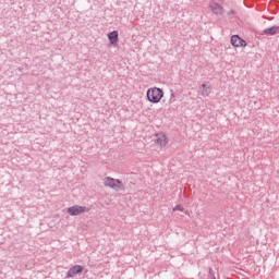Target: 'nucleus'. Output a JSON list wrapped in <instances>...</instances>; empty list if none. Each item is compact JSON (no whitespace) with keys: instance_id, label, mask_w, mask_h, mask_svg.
<instances>
[{"instance_id":"f257e3e1","label":"nucleus","mask_w":279,"mask_h":279,"mask_svg":"<svg viewBox=\"0 0 279 279\" xmlns=\"http://www.w3.org/2000/svg\"><path fill=\"white\" fill-rule=\"evenodd\" d=\"M146 97L150 104H159L160 99L165 97V92L160 87H151L147 89Z\"/></svg>"},{"instance_id":"f03ea898","label":"nucleus","mask_w":279,"mask_h":279,"mask_svg":"<svg viewBox=\"0 0 279 279\" xmlns=\"http://www.w3.org/2000/svg\"><path fill=\"white\" fill-rule=\"evenodd\" d=\"M104 185L113 189V191H123V182L119 179L107 177L104 180Z\"/></svg>"},{"instance_id":"7ed1b4c3","label":"nucleus","mask_w":279,"mask_h":279,"mask_svg":"<svg viewBox=\"0 0 279 279\" xmlns=\"http://www.w3.org/2000/svg\"><path fill=\"white\" fill-rule=\"evenodd\" d=\"M88 210L90 209L85 206L74 205L68 208V215H71V217H77V215H82V213H88Z\"/></svg>"},{"instance_id":"20e7f679","label":"nucleus","mask_w":279,"mask_h":279,"mask_svg":"<svg viewBox=\"0 0 279 279\" xmlns=\"http://www.w3.org/2000/svg\"><path fill=\"white\" fill-rule=\"evenodd\" d=\"M82 271H84V267L82 265H75L68 270L65 278H75V276L82 274Z\"/></svg>"},{"instance_id":"39448f33","label":"nucleus","mask_w":279,"mask_h":279,"mask_svg":"<svg viewBox=\"0 0 279 279\" xmlns=\"http://www.w3.org/2000/svg\"><path fill=\"white\" fill-rule=\"evenodd\" d=\"M231 45L232 47H247V41H245L243 38H240L239 35H232Z\"/></svg>"},{"instance_id":"423d86ee","label":"nucleus","mask_w":279,"mask_h":279,"mask_svg":"<svg viewBox=\"0 0 279 279\" xmlns=\"http://www.w3.org/2000/svg\"><path fill=\"white\" fill-rule=\"evenodd\" d=\"M209 8L213 12V14H216V15H223V7H221V4L215 2V1H211L209 2Z\"/></svg>"},{"instance_id":"0eeeda50","label":"nucleus","mask_w":279,"mask_h":279,"mask_svg":"<svg viewBox=\"0 0 279 279\" xmlns=\"http://www.w3.org/2000/svg\"><path fill=\"white\" fill-rule=\"evenodd\" d=\"M155 143L160 145V147H165L167 145V135L163 133L156 134Z\"/></svg>"},{"instance_id":"6e6552de","label":"nucleus","mask_w":279,"mask_h":279,"mask_svg":"<svg viewBox=\"0 0 279 279\" xmlns=\"http://www.w3.org/2000/svg\"><path fill=\"white\" fill-rule=\"evenodd\" d=\"M108 38H109L111 45H117V43H119V32L113 31V32L109 33Z\"/></svg>"},{"instance_id":"1a4fd4ad","label":"nucleus","mask_w":279,"mask_h":279,"mask_svg":"<svg viewBox=\"0 0 279 279\" xmlns=\"http://www.w3.org/2000/svg\"><path fill=\"white\" fill-rule=\"evenodd\" d=\"M279 33V26H271L270 28L264 29L266 36H276Z\"/></svg>"},{"instance_id":"9d476101","label":"nucleus","mask_w":279,"mask_h":279,"mask_svg":"<svg viewBox=\"0 0 279 279\" xmlns=\"http://www.w3.org/2000/svg\"><path fill=\"white\" fill-rule=\"evenodd\" d=\"M210 93H211L210 86H207L206 84H202V86H201V95L203 97H208V95H210Z\"/></svg>"},{"instance_id":"9b49d317","label":"nucleus","mask_w":279,"mask_h":279,"mask_svg":"<svg viewBox=\"0 0 279 279\" xmlns=\"http://www.w3.org/2000/svg\"><path fill=\"white\" fill-rule=\"evenodd\" d=\"M173 213H175V210H180L181 213H184V207L177 205L175 207H173Z\"/></svg>"},{"instance_id":"f8f14e48","label":"nucleus","mask_w":279,"mask_h":279,"mask_svg":"<svg viewBox=\"0 0 279 279\" xmlns=\"http://www.w3.org/2000/svg\"><path fill=\"white\" fill-rule=\"evenodd\" d=\"M175 97V94H173V92H171V97H170V104H173V101H174V98Z\"/></svg>"},{"instance_id":"ddd939ff","label":"nucleus","mask_w":279,"mask_h":279,"mask_svg":"<svg viewBox=\"0 0 279 279\" xmlns=\"http://www.w3.org/2000/svg\"><path fill=\"white\" fill-rule=\"evenodd\" d=\"M227 14H228V16H232V15L236 14V12H234V10H230Z\"/></svg>"},{"instance_id":"4468645a","label":"nucleus","mask_w":279,"mask_h":279,"mask_svg":"<svg viewBox=\"0 0 279 279\" xmlns=\"http://www.w3.org/2000/svg\"><path fill=\"white\" fill-rule=\"evenodd\" d=\"M211 279H217V278L215 277V274H211Z\"/></svg>"},{"instance_id":"2eb2a0df","label":"nucleus","mask_w":279,"mask_h":279,"mask_svg":"<svg viewBox=\"0 0 279 279\" xmlns=\"http://www.w3.org/2000/svg\"><path fill=\"white\" fill-rule=\"evenodd\" d=\"M209 274H213V269H209Z\"/></svg>"}]
</instances>
